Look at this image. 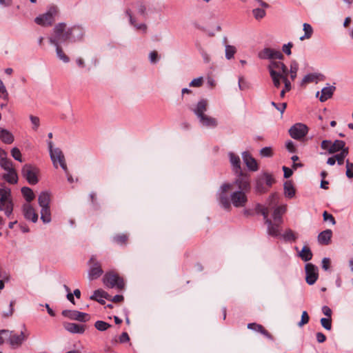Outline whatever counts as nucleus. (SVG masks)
<instances>
[{
    "mask_svg": "<svg viewBox=\"0 0 353 353\" xmlns=\"http://www.w3.org/2000/svg\"><path fill=\"white\" fill-rule=\"evenodd\" d=\"M14 209V203L10 189L0 188V211L8 218H11Z\"/></svg>",
    "mask_w": 353,
    "mask_h": 353,
    "instance_id": "obj_2",
    "label": "nucleus"
},
{
    "mask_svg": "<svg viewBox=\"0 0 353 353\" xmlns=\"http://www.w3.org/2000/svg\"><path fill=\"white\" fill-rule=\"evenodd\" d=\"M242 157L244 163L249 170L251 171H256L258 170V164L256 160L250 154L249 152H243Z\"/></svg>",
    "mask_w": 353,
    "mask_h": 353,
    "instance_id": "obj_20",
    "label": "nucleus"
},
{
    "mask_svg": "<svg viewBox=\"0 0 353 353\" xmlns=\"http://www.w3.org/2000/svg\"><path fill=\"white\" fill-rule=\"evenodd\" d=\"M82 28L79 26L68 27L65 23H59L53 28L49 42L54 46L64 43L68 41L75 42L83 37Z\"/></svg>",
    "mask_w": 353,
    "mask_h": 353,
    "instance_id": "obj_1",
    "label": "nucleus"
},
{
    "mask_svg": "<svg viewBox=\"0 0 353 353\" xmlns=\"http://www.w3.org/2000/svg\"><path fill=\"white\" fill-rule=\"evenodd\" d=\"M39 170L31 164H25L21 169L22 176L30 185H35L39 182Z\"/></svg>",
    "mask_w": 353,
    "mask_h": 353,
    "instance_id": "obj_6",
    "label": "nucleus"
},
{
    "mask_svg": "<svg viewBox=\"0 0 353 353\" xmlns=\"http://www.w3.org/2000/svg\"><path fill=\"white\" fill-rule=\"evenodd\" d=\"M30 119L33 125L32 129L37 130L40 125L39 118L36 116L30 115Z\"/></svg>",
    "mask_w": 353,
    "mask_h": 353,
    "instance_id": "obj_58",
    "label": "nucleus"
},
{
    "mask_svg": "<svg viewBox=\"0 0 353 353\" xmlns=\"http://www.w3.org/2000/svg\"><path fill=\"white\" fill-rule=\"evenodd\" d=\"M271 105L272 106H274L276 110H278L281 114H283L286 107H287V103H280V104H277L275 102L272 101L271 103Z\"/></svg>",
    "mask_w": 353,
    "mask_h": 353,
    "instance_id": "obj_57",
    "label": "nucleus"
},
{
    "mask_svg": "<svg viewBox=\"0 0 353 353\" xmlns=\"http://www.w3.org/2000/svg\"><path fill=\"white\" fill-rule=\"evenodd\" d=\"M230 161L232 166L233 171L236 172H242L241 168V160L238 155L233 152L229 153Z\"/></svg>",
    "mask_w": 353,
    "mask_h": 353,
    "instance_id": "obj_24",
    "label": "nucleus"
},
{
    "mask_svg": "<svg viewBox=\"0 0 353 353\" xmlns=\"http://www.w3.org/2000/svg\"><path fill=\"white\" fill-rule=\"evenodd\" d=\"M50 195L48 192H41L39 195L38 203L41 208L50 207Z\"/></svg>",
    "mask_w": 353,
    "mask_h": 353,
    "instance_id": "obj_30",
    "label": "nucleus"
},
{
    "mask_svg": "<svg viewBox=\"0 0 353 353\" xmlns=\"http://www.w3.org/2000/svg\"><path fill=\"white\" fill-rule=\"evenodd\" d=\"M283 238L286 241H295L297 239V236L293 230L288 229L283 234Z\"/></svg>",
    "mask_w": 353,
    "mask_h": 353,
    "instance_id": "obj_41",
    "label": "nucleus"
},
{
    "mask_svg": "<svg viewBox=\"0 0 353 353\" xmlns=\"http://www.w3.org/2000/svg\"><path fill=\"white\" fill-rule=\"evenodd\" d=\"M268 225L267 232L270 236L276 237L280 234L279 226L280 223H272L270 219H267L265 222Z\"/></svg>",
    "mask_w": 353,
    "mask_h": 353,
    "instance_id": "obj_21",
    "label": "nucleus"
},
{
    "mask_svg": "<svg viewBox=\"0 0 353 353\" xmlns=\"http://www.w3.org/2000/svg\"><path fill=\"white\" fill-rule=\"evenodd\" d=\"M256 211L257 213H261L263 215L265 222L267 221V219H268L269 211H268V208H265L263 205H261V204H257L256 206Z\"/></svg>",
    "mask_w": 353,
    "mask_h": 353,
    "instance_id": "obj_46",
    "label": "nucleus"
},
{
    "mask_svg": "<svg viewBox=\"0 0 353 353\" xmlns=\"http://www.w3.org/2000/svg\"><path fill=\"white\" fill-rule=\"evenodd\" d=\"M202 84H203V78L202 77H199V78L194 79L190 83V86H192V87H200V86L202 85Z\"/></svg>",
    "mask_w": 353,
    "mask_h": 353,
    "instance_id": "obj_62",
    "label": "nucleus"
},
{
    "mask_svg": "<svg viewBox=\"0 0 353 353\" xmlns=\"http://www.w3.org/2000/svg\"><path fill=\"white\" fill-rule=\"evenodd\" d=\"M262 175L263 179H264L265 186L268 188H270L273 183H275V179L273 176L268 172H264Z\"/></svg>",
    "mask_w": 353,
    "mask_h": 353,
    "instance_id": "obj_44",
    "label": "nucleus"
},
{
    "mask_svg": "<svg viewBox=\"0 0 353 353\" xmlns=\"http://www.w3.org/2000/svg\"><path fill=\"white\" fill-rule=\"evenodd\" d=\"M258 57L261 59H274L282 60L283 59V54L279 50H276L270 48H265L259 52Z\"/></svg>",
    "mask_w": 353,
    "mask_h": 353,
    "instance_id": "obj_14",
    "label": "nucleus"
},
{
    "mask_svg": "<svg viewBox=\"0 0 353 353\" xmlns=\"http://www.w3.org/2000/svg\"><path fill=\"white\" fill-rule=\"evenodd\" d=\"M103 281L104 285L110 288H117L121 290L124 288L125 283L123 279L117 274L112 272L105 274Z\"/></svg>",
    "mask_w": 353,
    "mask_h": 353,
    "instance_id": "obj_5",
    "label": "nucleus"
},
{
    "mask_svg": "<svg viewBox=\"0 0 353 353\" xmlns=\"http://www.w3.org/2000/svg\"><path fill=\"white\" fill-rule=\"evenodd\" d=\"M57 13V8L56 7H51L46 13L37 17L34 21L39 26H50L54 21V16Z\"/></svg>",
    "mask_w": 353,
    "mask_h": 353,
    "instance_id": "obj_9",
    "label": "nucleus"
},
{
    "mask_svg": "<svg viewBox=\"0 0 353 353\" xmlns=\"http://www.w3.org/2000/svg\"><path fill=\"white\" fill-rule=\"evenodd\" d=\"M285 196L289 199H292L295 195V189L292 181H287L283 185Z\"/></svg>",
    "mask_w": 353,
    "mask_h": 353,
    "instance_id": "obj_32",
    "label": "nucleus"
},
{
    "mask_svg": "<svg viewBox=\"0 0 353 353\" xmlns=\"http://www.w3.org/2000/svg\"><path fill=\"white\" fill-rule=\"evenodd\" d=\"M0 139L6 144H11L14 142V135L9 130L0 128Z\"/></svg>",
    "mask_w": 353,
    "mask_h": 353,
    "instance_id": "obj_26",
    "label": "nucleus"
},
{
    "mask_svg": "<svg viewBox=\"0 0 353 353\" xmlns=\"http://www.w3.org/2000/svg\"><path fill=\"white\" fill-rule=\"evenodd\" d=\"M312 252L310 248L307 246H303L302 250L299 252V256L304 261H308L312 258Z\"/></svg>",
    "mask_w": 353,
    "mask_h": 353,
    "instance_id": "obj_35",
    "label": "nucleus"
},
{
    "mask_svg": "<svg viewBox=\"0 0 353 353\" xmlns=\"http://www.w3.org/2000/svg\"><path fill=\"white\" fill-rule=\"evenodd\" d=\"M255 190L256 192L262 194L268 191V188L265 186L264 179L262 175H260L255 181Z\"/></svg>",
    "mask_w": 353,
    "mask_h": 353,
    "instance_id": "obj_34",
    "label": "nucleus"
},
{
    "mask_svg": "<svg viewBox=\"0 0 353 353\" xmlns=\"http://www.w3.org/2000/svg\"><path fill=\"white\" fill-rule=\"evenodd\" d=\"M303 31L305 32L304 35L301 36L300 37L301 41H303L305 39H308L311 38L312 33H313V29L312 27L307 23H303Z\"/></svg>",
    "mask_w": 353,
    "mask_h": 353,
    "instance_id": "obj_38",
    "label": "nucleus"
},
{
    "mask_svg": "<svg viewBox=\"0 0 353 353\" xmlns=\"http://www.w3.org/2000/svg\"><path fill=\"white\" fill-rule=\"evenodd\" d=\"M236 178L230 185L232 190L236 189L238 191L250 192L251 189L250 176L247 173L242 172H236Z\"/></svg>",
    "mask_w": 353,
    "mask_h": 353,
    "instance_id": "obj_3",
    "label": "nucleus"
},
{
    "mask_svg": "<svg viewBox=\"0 0 353 353\" xmlns=\"http://www.w3.org/2000/svg\"><path fill=\"white\" fill-rule=\"evenodd\" d=\"M292 46L293 43L292 42H289L287 44H284L283 46L282 50L287 55H290L292 53L291 48H292Z\"/></svg>",
    "mask_w": 353,
    "mask_h": 353,
    "instance_id": "obj_61",
    "label": "nucleus"
},
{
    "mask_svg": "<svg viewBox=\"0 0 353 353\" xmlns=\"http://www.w3.org/2000/svg\"><path fill=\"white\" fill-rule=\"evenodd\" d=\"M260 155L263 157H271L273 155L271 147H265L260 150Z\"/></svg>",
    "mask_w": 353,
    "mask_h": 353,
    "instance_id": "obj_53",
    "label": "nucleus"
},
{
    "mask_svg": "<svg viewBox=\"0 0 353 353\" xmlns=\"http://www.w3.org/2000/svg\"><path fill=\"white\" fill-rule=\"evenodd\" d=\"M54 46L56 48V52L58 58L63 61L64 63H68L70 59L63 52L61 47L60 46V44H57V46Z\"/></svg>",
    "mask_w": 353,
    "mask_h": 353,
    "instance_id": "obj_42",
    "label": "nucleus"
},
{
    "mask_svg": "<svg viewBox=\"0 0 353 353\" xmlns=\"http://www.w3.org/2000/svg\"><path fill=\"white\" fill-rule=\"evenodd\" d=\"M199 121L203 125L207 127L214 128L217 125V121L214 118L207 116L206 114L202 115L199 117Z\"/></svg>",
    "mask_w": 353,
    "mask_h": 353,
    "instance_id": "obj_33",
    "label": "nucleus"
},
{
    "mask_svg": "<svg viewBox=\"0 0 353 353\" xmlns=\"http://www.w3.org/2000/svg\"><path fill=\"white\" fill-rule=\"evenodd\" d=\"M63 327L68 332L72 334H83L86 327L85 325H79L74 323H64Z\"/></svg>",
    "mask_w": 353,
    "mask_h": 353,
    "instance_id": "obj_19",
    "label": "nucleus"
},
{
    "mask_svg": "<svg viewBox=\"0 0 353 353\" xmlns=\"http://www.w3.org/2000/svg\"><path fill=\"white\" fill-rule=\"evenodd\" d=\"M323 216L325 221H330L332 225L336 223L334 217L331 214H329L327 211L323 212Z\"/></svg>",
    "mask_w": 353,
    "mask_h": 353,
    "instance_id": "obj_59",
    "label": "nucleus"
},
{
    "mask_svg": "<svg viewBox=\"0 0 353 353\" xmlns=\"http://www.w3.org/2000/svg\"><path fill=\"white\" fill-rule=\"evenodd\" d=\"M335 90L336 87L334 85L323 88L321 90V96L319 97L320 101L324 102L330 99L332 97Z\"/></svg>",
    "mask_w": 353,
    "mask_h": 353,
    "instance_id": "obj_25",
    "label": "nucleus"
},
{
    "mask_svg": "<svg viewBox=\"0 0 353 353\" xmlns=\"http://www.w3.org/2000/svg\"><path fill=\"white\" fill-rule=\"evenodd\" d=\"M305 280L307 284L313 285L319 277L318 268L312 263H307L305 266Z\"/></svg>",
    "mask_w": 353,
    "mask_h": 353,
    "instance_id": "obj_15",
    "label": "nucleus"
},
{
    "mask_svg": "<svg viewBox=\"0 0 353 353\" xmlns=\"http://www.w3.org/2000/svg\"><path fill=\"white\" fill-rule=\"evenodd\" d=\"M10 279L9 275L2 273V277L0 278V290H3L5 287V282H8Z\"/></svg>",
    "mask_w": 353,
    "mask_h": 353,
    "instance_id": "obj_63",
    "label": "nucleus"
},
{
    "mask_svg": "<svg viewBox=\"0 0 353 353\" xmlns=\"http://www.w3.org/2000/svg\"><path fill=\"white\" fill-rule=\"evenodd\" d=\"M23 214L27 220L36 223L38 220V214L30 204L26 203L22 208Z\"/></svg>",
    "mask_w": 353,
    "mask_h": 353,
    "instance_id": "obj_18",
    "label": "nucleus"
},
{
    "mask_svg": "<svg viewBox=\"0 0 353 353\" xmlns=\"http://www.w3.org/2000/svg\"><path fill=\"white\" fill-rule=\"evenodd\" d=\"M332 236V232L331 230L327 229L321 232L318 235V241L322 245H328L330 243V239Z\"/></svg>",
    "mask_w": 353,
    "mask_h": 353,
    "instance_id": "obj_27",
    "label": "nucleus"
},
{
    "mask_svg": "<svg viewBox=\"0 0 353 353\" xmlns=\"http://www.w3.org/2000/svg\"><path fill=\"white\" fill-rule=\"evenodd\" d=\"M321 325L327 330L332 329V319L331 317L322 318L321 319Z\"/></svg>",
    "mask_w": 353,
    "mask_h": 353,
    "instance_id": "obj_51",
    "label": "nucleus"
},
{
    "mask_svg": "<svg viewBox=\"0 0 353 353\" xmlns=\"http://www.w3.org/2000/svg\"><path fill=\"white\" fill-rule=\"evenodd\" d=\"M0 166L5 170L8 171L14 168L12 161L7 158L0 159Z\"/></svg>",
    "mask_w": 353,
    "mask_h": 353,
    "instance_id": "obj_43",
    "label": "nucleus"
},
{
    "mask_svg": "<svg viewBox=\"0 0 353 353\" xmlns=\"http://www.w3.org/2000/svg\"><path fill=\"white\" fill-rule=\"evenodd\" d=\"M268 69L270 74H271V71L273 70L281 78L288 75V68L283 62L279 61H271Z\"/></svg>",
    "mask_w": 353,
    "mask_h": 353,
    "instance_id": "obj_16",
    "label": "nucleus"
},
{
    "mask_svg": "<svg viewBox=\"0 0 353 353\" xmlns=\"http://www.w3.org/2000/svg\"><path fill=\"white\" fill-rule=\"evenodd\" d=\"M232 190V185L229 183L222 184L217 192L218 201L220 205L225 210L231 208L230 196H228V191Z\"/></svg>",
    "mask_w": 353,
    "mask_h": 353,
    "instance_id": "obj_7",
    "label": "nucleus"
},
{
    "mask_svg": "<svg viewBox=\"0 0 353 353\" xmlns=\"http://www.w3.org/2000/svg\"><path fill=\"white\" fill-rule=\"evenodd\" d=\"M308 132V128L306 125L301 123H296L289 130L290 137L296 140H301L304 138Z\"/></svg>",
    "mask_w": 353,
    "mask_h": 353,
    "instance_id": "obj_12",
    "label": "nucleus"
},
{
    "mask_svg": "<svg viewBox=\"0 0 353 353\" xmlns=\"http://www.w3.org/2000/svg\"><path fill=\"white\" fill-rule=\"evenodd\" d=\"M111 325L103 321H97L95 322L94 327L99 331H105L108 330Z\"/></svg>",
    "mask_w": 353,
    "mask_h": 353,
    "instance_id": "obj_47",
    "label": "nucleus"
},
{
    "mask_svg": "<svg viewBox=\"0 0 353 353\" xmlns=\"http://www.w3.org/2000/svg\"><path fill=\"white\" fill-rule=\"evenodd\" d=\"M321 148L327 150L329 154H334L345 149V143L342 140H335L332 142L330 140H323L321 143Z\"/></svg>",
    "mask_w": 353,
    "mask_h": 353,
    "instance_id": "obj_10",
    "label": "nucleus"
},
{
    "mask_svg": "<svg viewBox=\"0 0 353 353\" xmlns=\"http://www.w3.org/2000/svg\"><path fill=\"white\" fill-rule=\"evenodd\" d=\"M88 279L94 280L99 278L103 273L101 263L97 259L95 255H92L88 261Z\"/></svg>",
    "mask_w": 353,
    "mask_h": 353,
    "instance_id": "obj_8",
    "label": "nucleus"
},
{
    "mask_svg": "<svg viewBox=\"0 0 353 353\" xmlns=\"http://www.w3.org/2000/svg\"><path fill=\"white\" fill-rule=\"evenodd\" d=\"M309 319H310V317L308 316L307 312L306 311H303L302 312L301 321L299 323L298 325L299 326H302L305 324H307L309 321Z\"/></svg>",
    "mask_w": 353,
    "mask_h": 353,
    "instance_id": "obj_60",
    "label": "nucleus"
},
{
    "mask_svg": "<svg viewBox=\"0 0 353 353\" xmlns=\"http://www.w3.org/2000/svg\"><path fill=\"white\" fill-rule=\"evenodd\" d=\"M62 315L71 320L78 321L80 322H87L90 319V314L81 312L77 310H65L61 312Z\"/></svg>",
    "mask_w": 353,
    "mask_h": 353,
    "instance_id": "obj_13",
    "label": "nucleus"
},
{
    "mask_svg": "<svg viewBox=\"0 0 353 353\" xmlns=\"http://www.w3.org/2000/svg\"><path fill=\"white\" fill-rule=\"evenodd\" d=\"M126 14L130 18V23L134 26L137 30H143V32H145L146 30H147V26L144 23H140V24H137L135 23V20L133 18V17L132 16V14H131V12L130 10H126Z\"/></svg>",
    "mask_w": 353,
    "mask_h": 353,
    "instance_id": "obj_39",
    "label": "nucleus"
},
{
    "mask_svg": "<svg viewBox=\"0 0 353 353\" xmlns=\"http://www.w3.org/2000/svg\"><path fill=\"white\" fill-rule=\"evenodd\" d=\"M270 77L272 79L274 85L277 88H279L281 86V80H282L281 77L279 76L273 70L271 71Z\"/></svg>",
    "mask_w": 353,
    "mask_h": 353,
    "instance_id": "obj_49",
    "label": "nucleus"
},
{
    "mask_svg": "<svg viewBox=\"0 0 353 353\" xmlns=\"http://www.w3.org/2000/svg\"><path fill=\"white\" fill-rule=\"evenodd\" d=\"M253 14L256 19H262L265 15V12L263 9L256 8L252 10Z\"/></svg>",
    "mask_w": 353,
    "mask_h": 353,
    "instance_id": "obj_55",
    "label": "nucleus"
},
{
    "mask_svg": "<svg viewBox=\"0 0 353 353\" xmlns=\"http://www.w3.org/2000/svg\"><path fill=\"white\" fill-rule=\"evenodd\" d=\"M11 155L12 157L17 161L19 162H22V157L21 153L19 148H13L11 150Z\"/></svg>",
    "mask_w": 353,
    "mask_h": 353,
    "instance_id": "obj_54",
    "label": "nucleus"
},
{
    "mask_svg": "<svg viewBox=\"0 0 353 353\" xmlns=\"http://www.w3.org/2000/svg\"><path fill=\"white\" fill-rule=\"evenodd\" d=\"M248 328L260 332L268 339H272V335L261 325L251 323L248 324Z\"/></svg>",
    "mask_w": 353,
    "mask_h": 353,
    "instance_id": "obj_29",
    "label": "nucleus"
},
{
    "mask_svg": "<svg viewBox=\"0 0 353 353\" xmlns=\"http://www.w3.org/2000/svg\"><path fill=\"white\" fill-rule=\"evenodd\" d=\"M249 192L234 190L230 194V204L235 208H243L248 201L247 193Z\"/></svg>",
    "mask_w": 353,
    "mask_h": 353,
    "instance_id": "obj_11",
    "label": "nucleus"
},
{
    "mask_svg": "<svg viewBox=\"0 0 353 353\" xmlns=\"http://www.w3.org/2000/svg\"><path fill=\"white\" fill-rule=\"evenodd\" d=\"M285 147L290 152H296V148L294 146V144L293 141H292L290 140L288 141L285 143Z\"/></svg>",
    "mask_w": 353,
    "mask_h": 353,
    "instance_id": "obj_64",
    "label": "nucleus"
},
{
    "mask_svg": "<svg viewBox=\"0 0 353 353\" xmlns=\"http://www.w3.org/2000/svg\"><path fill=\"white\" fill-rule=\"evenodd\" d=\"M114 241L119 245H124L128 241V236L124 234H117L113 238Z\"/></svg>",
    "mask_w": 353,
    "mask_h": 353,
    "instance_id": "obj_48",
    "label": "nucleus"
},
{
    "mask_svg": "<svg viewBox=\"0 0 353 353\" xmlns=\"http://www.w3.org/2000/svg\"><path fill=\"white\" fill-rule=\"evenodd\" d=\"M48 145L50 159L52 161L54 166L56 168H57L58 163H59V165L61 167V168L65 171V172L68 173V168L66 165L65 157H64L62 151L58 148H53L52 141H49Z\"/></svg>",
    "mask_w": 353,
    "mask_h": 353,
    "instance_id": "obj_4",
    "label": "nucleus"
},
{
    "mask_svg": "<svg viewBox=\"0 0 353 353\" xmlns=\"http://www.w3.org/2000/svg\"><path fill=\"white\" fill-rule=\"evenodd\" d=\"M286 207L284 205L276 207L273 212L272 216L274 221L281 224L283 222L282 215L285 212Z\"/></svg>",
    "mask_w": 353,
    "mask_h": 353,
    "instance_id": "obj_31",
    "label": "nucleus"
},
{
    "mask_svg": "<svg viewBox=\"0 0 353 353\" xmlns=\"http://www.w3.org/2000/svg\"><path fill=\"white\" fill-rule=\"evenodd\" d=\"M110 295L103 290H97L94 292L93 294L90 296V299L94 300L101 304H104L103 299H109Z\"/></svg>",
    "mask_w": 353,
    "mask_h": 353,
    "instance_id": "obj_23",
    "label": "nucleus"
},
{
    "mask_svg": "<svg viewBox=\"0 0 353 353\" xmlns=\"http://www.w3.org/2000/svg\"><path fill=\"white\" fill-rule=\"evenodd\" d=\"M208 102L205 99H201L199 101L195 108L192 110L194 113L197 116V117H200L202 115H204L205 112L207 110Z\"/></svg>",
    "mask_w": 353,
    "mask_h": 353,
    "instance_id": "obj_28",
    "label": "nucleus"
},
{
    "mask_svg": "<svg viewBox=\"0 0 353 353\" xmlns=\"http://www.w3.org/2000/svg\"><path fill=\"white\" fill-rule=\"evenodd\" d=\"M21 194L27 202H31L35 197L32 190L28 187H23L21 190Z\"/></svg>",
    "mask_w": 353,
    "mask_h": 353,
    "instance_id": "obj_36",
    "label": "nucleus"
},
{
    "mask_svg": "<svg viewBox=\"0 0 353 353\" xmlns=\"http://www.w3.org/2000/svg\"><path fill=\"white\" fill-rule=\"evenodd\" d=\"M2 179L10 184H16L18 182V175L14 168L6 171L2 175Z\"/></svg>",
    "mask_w": 353,
    "mask_h": 353,
    "instance_id": "obj_22",
    "label": "nucleus"
},
{
    "mask_svg": "<svg viewBox=\"0 0 353 353\" xmlns=\"http://www.w3.org/2000/svg\"><path fill=\"white\" fill-rule=\"evenodd\" d=\"M317 76L315 74H308L305 75L302 79V84H305L311 82H314L317 80Z\"/></svg>",
    "mask_w": 353,
    "mask_h": 353,
    "instance_id": "obj_52",
    "label": "nucleus"
},
{
    "mask_svg": "<svg viewBox=\"0 0 353 353\" xmlns=\"http://www.w3.org/2000/svg\"><path fill=\"white\" fill-rule=\"evenodd\" d=\"M236 52L235 47L232 46L228 45L225 46V57L228 59H230L233 57L234 54Z\"/></svg>",
    "mask_w": 353,
    "mask_h": 353,
    "instance_id": "obj_50",
    "label": "nucleus"
},
{
    "mask_svg": "<svg viewBox=\"0 0 353 353\" xmlns=\"http://www.w3.org/2000/svg\"><path fill=\"white\" fill-rule=\"evenodd\" d=\"M299 70V64L296 61H292L290 63V74L292 81H294L296 77V73Z\"/></svg>",
    "mask_w": 353,
    "mask_h": 353,
    "instance_id": "obj_45",
    "label": "nucleus"
},
{
    "mask_svg": "<svg viewBox=\"0 0 353 353\" xmlns=\"http://www.w3.org/2000/svg\"><path fill=\"white\" fill-rule=\"evenodd\" d=\"M8 337L10 345L13 348H16L19 347L26 340L28 336L25 335L23 332H21L20 334H12V332H9Z\"/></svg>",
    "mask_w": 353,
    "mask_h": 353,
    "instance_id": "obj_17",
    "label": "nucleus"
},
{
    "mask_svg": "<svg viewBox=\"0 0 353 353\" xmlns=\"http://www.w3.org/2000/svg\"><path fill=\"white\" fill-rule=\"evenodd\" d=\"M8 97V94L7 90L3 83V81L0 79V98L3 99H7Z\"/></svg>",
    "mask_w": 353,
    "mask_h": 353,
    "instance_id": "obj_56",
    "label": "nucleus"
},
{
    "mask_svg": "<svg viewBox=\"0 0 353 353\" xmlns=\"http://www.w3.org/2000/svg\"><path fill=\"white\" fill-rule=\"evenodd\" d=\"M41 219L44 223H49L51 221V213L50 207L41 208Z\"/></svg>",
    "mask_w": 353,
    "mask_h": 353,
    "instance_id": "obj_37",
    "label": "nucleus"
},
{
    "mask_svg": "<svg viewBox=\"0 0 353 353\" xmlns=\"http://www.w3.org/2000/svg\"><path fill=\"white\" fill-rule=\"evenodd\" d=\"M349 154V149L348 148H345V149H343L342 151L340 152V153L335 154V157L336 159L337 163L339 165H342L344 162L345 158Z\"/></svg>",
    "mask_w": 353,
    "mask_h": 353,
    "instance_id": "obj_40",
    "label": "nucleus"
}]
</instances>
